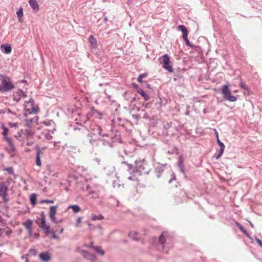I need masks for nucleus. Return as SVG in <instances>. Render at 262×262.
<instances>
[{
    "label": "nucleus",
    "instance_id": "obj_29",
    "mask_svg": "<svg viewBox=\"0 0 262 262\" xmlns=\"http://www.w3.org/2000/svg\"><path fill=\"white\" fill-rule=\"evenodd\" d=\"M93 248L100 255L103 256L104 254V251L100 246L93 247Z\"/></svg>",
    "mask_w": 262,
    "mask_h": 262
},
{
    "label": "nucleus",
    "instance_id": "obj_14",
    "mask_svg": "<svg viewBox=\"0 0 262 262\" xmlns=\"http://www.w3.org/2000/svg\"><path fill=\"white\" fill-rule=\"evenodd\" d=\"M27 95L23 91L18 90L14 94L13 99L14 100L18 102L20 100V98H26Z\"/></svg>",
    "mask_w": 262,
    "mask_h": 262
},
{
    "label": "nucleus",
    "instance_id": "obj_44",
    "mask_svg": "<svg viewBox=\"0 0 262 262\" xmlns=\"http://www.w3.org/2000/svg\"><path fill=\"white\" fill-rule=\"evenodd\" d=\"M46 221V216L45 215V213L43 212H41V221Z\"/></svg>",
    "mask_w": 262,
    "mask_h": 262
},
{
    "label": "nucleus",
    "instance_id": "obj_24",
    "mask_svg": "<svg viewBox=\"0 0 262 262\" xmlns=\"http://www.w3.org/2000/svg\"><path fill=\"white\" fill-rule=\"evenodd\" d=\"M164 170V165H159L156 168V172L157 173V177L159 178L161 176V174L163 172Z\"/></svg>",
    "mask_w": 262,
    "mask_h": 262
},
{
    "label": "nucleus",
    "instance_id": "obj_31",
    "mask_svg": "<svg viewBox=\"0 0 262 262\" xmlns=\"http://www.w3.org/2000/svg\"><path fill=\"white\" fill-rule=\"evenodd\" d=\"M91 216L93 221L101 220L103 219V216L101 214L96 215L92 214Z\"/></svg>",
    "mask_w": 262,
    "mask_h": 262
},
{
    "label": "nucleus",
    "instance_id": "obj_30",
    "mask_svg": "<svg viewBox=\"0 0 262 262\" xmlns=\"http://www.w3.org/2000/svg\"><path fill=\"white\" fill-rule=\"evenodd\" d=\"M71 208L74 213H77L80 210V208L77 205L69 206L68 209Z\"/></svg>",
    "mask_w": 262,
    "mask_h": 262
},
{
    "label": "nucleus",
    "instance_id": "obj_52",
    "mask_svg": "<svg viewBox=\"0 0 262 262\" xmlns=\"http://www.w3.org/2000/svg\"><path fill=\"white\" fill-rule=\"evenodd\" d=\"M128 179L130 180H135V177H131V176H130V177H129L128 178Z\"/></svg>",
    "mask_w": 262,
    "mask_h": 262
},
{
    "label": "nucleus",
    "instance_id": "obj_51",
    "mask_svg": "<svg viewBox=\"0 0 262 262\" xmlns=\"http://www.w3.org/2000/svg\"><path fill=\"white\" fill-rule=\"evenodd\" d=\"M7 170L9 172V173H11L13 171V169L12 168H8L7 169Z\"/></svg>",
    "mask_w": 262,
    "mask_h": 262
},
{
    "label": "nucleus",
    "instance_id": "obj_60",
    "mask_svg": "<svg viewBox=\"0 0 262 262\" xmlns=\"http://www.w3.org/2000/svg\"><path fill=\"white\" fill-rule=\"evenodd\" d=\"M46 149V147H42V150H45V149Z\"/></svg>",
    "mask_w": 262,
    "mask_h": 262
},
{
    "label": "nucleus",
    "instance_id": "obj_46",
    "mask_svg": "<svg viewBox=\"0 0 262 262\" xmlns=\"http://www.w3.org/2000/svg\"><path fill=\"white\" fill-rule=\"evenodd\" d=\"M172 178H171V179L169 181V183H171V182L172 181V180H176V177H175V175L173 173L172 175Z\"/></svg>",
    "mask_w": 262,
    "mask_h": 262
},
{
    "label": "nucleus",
    "instance_id": "obj_39",
    "mask_svg": "<svg viewBox=\"0 0 262 262\" xmlns=\"http://www.w3.org/2000/svg\"><path fill=\"white\" fill-rule=\"evenodd\" d=\"M89 194H93V198H97L98 197V194L97 193L95 192L94 191H93V190H90L89 191Z\"/></svg>",
    "mask_w": 262,
    "mask_h": 262
},
{
    "label": "nucleus",
    "instance_id": "obj_2",
    "mask_svg": "<svg viewBox=\"0 0 262 262\" xmlns=\"http://www.w3.org/2000/svg\"><path fill=\"white\" fill-rule=\"evenodd\" d=\"M8 184L6 182H0V197L2 198L5 203H7L10 199L8 196Z\"/></svg>",
    "mask_w": 262,
    "mask_h": 262
},
{
    "label": "nucleus",
    "instance_id": "obj_9",
    "mask_svg": "<svg viewBox=\"0 0 262 262\" xmlns=\"http://www.w3.org/2000/svg\"><path fill=\"white\" fill-rule=\"evenodd\" d=\"M178 29L182 32L183 38L185 41L186 44L188 46H190V43L187 38L188 32L186 28L183 25H179L178 26Z\"/></svg>",
    "mask_w": 262,
    "mask_h": 262
},
{
    "label": "nucleus",
    "instance_id": "obj_47",
    "mask_svg": "<svg viewBox=\"0 0 262 262\" xmlns=\"http://www.w3.org/2000/svg\"><path fill=\"white\" fill-rule=\"evenodd\" d=\"M10 127H16L17 126V123H10Z\"/></svg>",
    "mask_w": 262,
    "mask_h": 262
},
{
    "label": "nucleus",
    "instance_id": "obj_1",
    "mask_svg": "<svg viewBox=\"0 0 262 262\" xmlns=\"http://www.w3.org/2000/svg\"><path fill=\"white\" fill-rule=\"evenodd\" d=\"M0 80L1 81L0 92L6 93L11 91L14 88V85L10 79L7 76L0 74Z\"/></svg>",
    "mask_w": 262,
    "mask_h": 262
},
{
    "label": "nucleus",
    "instance_id": "obj_28",
    "mask_svg": "<svg viewBox=\"0 0 262 262\" xmlns=\"http://www.w3.org/2000/svg\"><path fill=\"white\" fill-rule=\"evenodd\" d=\"M178 166L180 168L181 171L183 173L184 172V165L183 164V162L182 160V157H179V161H178Z\"/></svg>",
    "mask_w": 262,
    "mask_h": 262
},
{
    "label": "nucleus",
    "instance_id": "obj_6",
    "mask_svg": "<svg viewBox=\"0 0 262 262\" xmlns=\"http://www.w3.org/2000/svg\"><path fill=\"white\" fill-rule=\"evenodd\" d=\"M12 233L10 228L6 226H0V237L10 238Z\"/></svg>",
    "mask_w": 262,
    "mask_h": 262
},
{
    "label": "nucleus",
    "instance_id": "obj_22",
    "mask_svg": "<svg viewBox=\"0 0 262 262\" xmlns=\"http://www.w3.org/2000/svg\"><path fill=\"white\" fill-rule=\"evenodd\" d=\"M128 236L135 241H138L140 239L139 233L136 231H130L128 234Z\"/></svg>",
    "mask_w": 262,
    "mask_h": 262
},
{
    "label": "nucleus",
    "instance_id": "obj_43",
    "mask_svg": "<svg viewBox=\"0 0 262 262\" xmlns=\"http://www.w3.org/2000/svg\"><path fill=\"white\" fill-rule=\"evenodd\" d=\"M132 116L133 118L136 119L137 120H139L140 118V116L138 114H133Z\"/></svg>",
    "mask_w": 262,
    "mask_h": 262
},
{
    "label": "nucleus",
    "instance_id": "obj_11",
    "mask_svg": "<svg viewBox=\"0 0 262 262\" xmlns=\"http://www.w3.org/2000/svg\"><path fill=\"white\" fill-rule=\"evenodd\" d=\"M2 128L3 129V135L4 137V139L7 142L8 144L10 145V146L11 147L10 150H12L13 151L14 150V146L13 144L12 141L9 138H8L7 137V134H8L9 130H8V128L4 126H2Z\"/></svg>",
    "mask_w": 262,
    "mask_h": 262
},
{
    "label": "nucleus",
    "instance_id": "obj_33",
    "mask_svg": "<svg viewBox=\"0 0 262 262\" xmlns=\"http://www.w3.org/2000/svg\"><path fill=\"white\" fill-rule=\"evenodd\" d=\"M89 41L90 42V43L92 45H94L95 46L96 45V39L92 35H91L89 38Z\"/></svg>",
    "mask_w": 262,
    "mask_h": 262
},
{
    "label": "nucleus",
    "instance_id": "obj_58",
    "mask_svg": "<svg viewBox=\"0 0 262 262\" xmlns=\"http://www.w3.org/2000/svg\"><path fill=\"white\" fill-rule=\"evenodd\" d=\"M89 186L88 185L86 188V190H89Z\"/></svg>",
    "mask_w": 262,
    "mask_h": 262
},
{
    "label": "nucleus",
    "instance_id": "obj_59",
    "mask_svg": "<svg viewBox=\"0 0 262 262\" xmlns=\"http://www.w3.org/2000/svg\"><path fill=\"white\" fill-rule=\"evenodd\" d=\"M102 136H107V134H103V135H102Z\"/></svg>",
    "mask_w": 262,
    "mask_h": 262
},
{
    "label": "nucleus",
    "instance_id": "obj_62",
    "mask_svg": "<svg viewBox=\"0 0 262 262\" xmlns=\"http://www.w3.org/2000/svg\"><path fill=\"white\" fill-rule=\"evenodd\" d=\"M8 112L10 113H12L11 111L9 109H8Z\"/></svg>",
    "mask_w": 262,
    "mask_h": 262
},
{
    "label": "nucleus",
    "instance_id": "obj_18",
    "mask_svg": "<svg viewBox=\"0 0 262 262\" xmlns=\"http://www.w3.org/2000/svg\"><path fill=\"white\" fill-rule=\"evenodd\" d=\"M217 142L219 146H220V150L219 153L216 157V159H219L223 155L225 146L224 144L220 140H217Z\"/></svg>",
    "mask_w": 262,
    "mask_h": 262
},
{
    "label": "nucleus",
    "instance_id": "obj_23",
    "mask_svg": "<svg viewBox=\"0 0 262 262\" xmlns=\"http://www.w3.org/2000/svg\"><path fill=\"white\" fill-rule=\"evenodd\" d=\"M1 48L2 49H4L5 50V53L6 54H9L11 52V46L8 44V45H2L1 46Z\"/></svg>",
    "mask_w": 262,
    "mask_h": 262
},
{
    "label": "nucleus",
    "instance_id": "obj_35",
    "mask_svg": "<svg viewBox=\"0 0 262 262\" xmlns=\"http://www.w3.org/2000/svg\"><path fill=\"white\" fill-rule=\"evenodd\" d=\"M146 76H147V74H146V73H143L142 74L140 75L137 78L138 82L141 83L142 79L143 78H145Z\"/></svg>",
    "mask_w": 262,
    "mask_h": 262
},
{
    "label": "nucleus",
    "instance_id": "obj_7",
    "mask_svg": "<svg viewBox=\"0 0 262 262\" xmlns=\"http://www.w3.org/2000/svg\"><path fill=\"white\" fill-rule=\"evenodd\" d=\"M91 132L88 134V137H91L94 136L96 137L97 136L101 135V127L98 125H93L90 127Z\"/></svg>",
    "mask_w": 262,
    "mask_h": 262
},
{
    "label": "nucleus",
    "instance_id": "obj_16",
    "mask_svg": "<svg viewBox=\"0 0 262 262\" xmlns=\"http://www.w3.org/2000/svg\"><path fill=\"white\" fill-rule=\"evenodd\" d=\"M102 116L101 113L98 112L97 110L92 108L91 111L86 115V117L88 119H90V118L92 116H94L95 117H97L99 119L101 118Z\"/></svg>",
    "mask_w": 262,
    "mask_h": 262
},
{
    "label": "nucleus",
    "instance_id": "obj_38",
    "mask_svg": "<svg viewBox=\"0 0 262 262\" xmlns=\"http://www.w3.org/2000/svg\"><path fill=\"white\" fill-rule=\"evenodd\" d=\"M40 203H49V204H51V203H54V201L53 200H42L40 201Z\"/></svg>",
    "mask_w": 262,
    "mask_h": 262
},
{
    "label": "nucleus",
    "instance_id": "obj_13",
    "mask_svg": "<svg viewBox=\"0 0 262 262\" xmlns=\"http://www.w3.org/2000/svg\"><path fill=\"white\" fill-rule=\"evenodd\" d=\"M36 164L38 166H40L41 165V162L40 160V158L41 156L43 154V151H41L39 146H37L36 147Z\"/></svg>",
    "mask_w": 262,
    "mask_h": 262
},
{
    "label": "nucleus",
    "instance_id": "obj_12",
    "mask_svg": "<svg viewBox=\"0 0 262 262\" xmlns=\"http://www.w3.org/2000/svg\"><path fill=\"white\" fill-rule=\"evenodd\" d=\"M57 211V206H52L50 207L49 216L52 222L54 223H58V221L55 217V214Z\"/></svg>",
    "mask_w": 262,
    "mask_h": 262
},
{
    "label": "nucleus",
    "instance_id": "obj_25",
    "mask_svg": "<svg viewBox=\"0 0 262 262\" xmlns=\"http://www.w3.org/2000/svg\"><path fill=\"white\" fill-rule=\"evenodd\" d=\"M164 233H163L159 237V243L160 244L159 246L161 247L162 249H164V243L166 241V239L164 237Z\"/></svg>",
    "mask_w": 262,
    "mask_h": 262
},
{
    "label": "nucleus",
    "instance_id": "obj_40",
    "mask_svg": "<svg viewBox=\"0 0 262 262\" xmlns=\"http://www.w3.org/2000/svg\"><path fill=\"white\" fill-rule=\"evenodd\" d=\"M44 136H45L46 139L48 140H51L53 138L52 136L51 135H50L49 134H44Z\"/></svg>",
    "mask_w": 262,
    "mask_h": 262
},
{
    "label": "nucleus",
    "instance_id": "obj_8",
    "mask_svg": "<svg viewBox=\"0 0 262 262\" xmlns=\"http://www.w3.org/2000/svg\"><path fill=\"white\" fill-rule=\"evenodd\" d=\"M162 57L163 68L169 72H172L173 71V68L171 65H170V60L168 55L167 54H164Z\"/></svg>",
    "mask_w": 262,
    "mask_h": 262
},
{
    "label": "nucleus",
    "instance_id": "obj_27",
    "mask_svg": "<svg viewBox=\"0 0 262 262\" xmlns=\"http://www.w3.org/2000/svg\"><path fill=\"white\" fill-rule=\"evenodd\" d=\"M90 138L89 139L90 143L93 146H97L98 140H97L96 138H93V136L89 137Z\"/></svg>",
    "mask_w": 262,
    "mask_h": 262
},
{
    "label": "nucleus",
    "instance_id": "obj_15",
    "mask_svg": "<svg viewBox=\"0 0 262 262\" xmlns=\"http://www.w3.org/2000/svg\"><path fill=\"white\" fill-rule=\"evenodd\" d=\"M39 227L43 230L46 234H48L51 232L50 226L46 223V221H41Z\"/></svg>",
    "mask_w": 262,
    "mask_h": 262
},
{
    "label": "nucleus",
    "instance_id": "obj_42",
    "mask_svg": "<svg viewBox=\"0 0 262 262\" xmlns=\"http://www.w3.org/2000/svg\"><path fill=\"white\" fill-rule=\"evenodd\" d=\"M255 241L257 242L258 245L262 248V241L257 237H255Z\"/></svg>",
    "mask_w": 262,
    "mask_h": 262
},
{
    "label": "nucleus",
    "instance_id": "obj_57",
    "mask_svg": "<svg viewBox=\"0 0 262 262\" xmlns=\"http://www.w3.org/2000/svg\"><path fill=\"white\" fill-rule=\"evenodd\" d=\"M249 223H250V225L251 226V227L253 228V225L252 224V223L251 222H249Z\"/></svg>",
    "mask_w": 262,
    "mask_h": 262
},
{
    "label": "nucleus",
    "instance_id": "obj_32",
    "mask_svg": "<svg viewBox=\"0 0 262 262\" xmlns=\"http://www.w3.org/2000/svg\"><path fill=\"white\" fill-rule=\"evenodd\" d=\"M30 200L31 204L33 206H35V205L36 204V194H34V193L30 195Z\"/></svg>",
    "mask_w": 262,
    "mask_h": 262
},
{
    "label": "nucleus",
    "instance_id": "obj_56",
    "mask_svg": "<svg viewBox=\"0 0 262 262\" xmlns=\"http://www.w3.org/2000/svg\"><path fill=\"white\" fill-rule=\"evenodd\" d=\"M63 231V228H61V229L59 230V233H62Z\"/></svg>",
    "mask_w": 262,
    "mask_h": 262
},
{
    "label": "nucleus",
    "instance_id": "obj_10",
    "mask_svg": "<svg viewBox=\"0 0 262 262\" xmlns=\"http://www.w3.org/2000/svg\"><path fill=\"white\" fill-rule=\"evenodd\" d=\"M23 225L25 227L28 232L29 235H33V221L30 219H28L26 222L23 223Z\"/></svg>",
    "mask_w": 262,
    "mask_h": 262
},
{
    "label": "nucleus",
    "instance_id": "obj_53",
    "mask_svg": "<svg viewBox=\"0 0 262 262\" xmlns=\"http://www.w3.org/2000/svg\"><path fill=\"white\" fill-rule=\"evenodd\" d=\"M215 135H216V139H217V140H219V135H218V133H217V132H216V130H215Z\"/></svg>",
    "mask_w": 262,
    "mask_h": 262
},
{
    "label": "nucleus",
    "instance_id": "obj_4",
    "mask_svg": "<svg viewBox=\"0 0 262 262\" xmlns=\"http://www.w3.org/2000/svg\"><path fill=\"white\" fill-rule=\"evenodd\" d=\"M24 108L29 114H36L38 112V106L34 104V101L32 99H30L28 101H25Z\"/></svg>",
    "mask_w": 262,
    "mask_h": 262
},
{
    "label": "nucleus",
    "instance_id": "obj_50",
    "mask_svg": "<svg viewBox=\"0 0 262 262\" xmlns=\"http://www.w3.org/2000/svg\"><path fill=\"white\" fill-rule=\"evenodd\" d=\"M240 85H241V86L242 88H244V89H246V85L244 83H242V82H241L240 83Z\"/></svg>",
    "mask_w": 262,
    "mask_h": 262
},
{
    "label": "nucleus",
    "instance_id": "obj_5",
    "mask_svg": "<svg viewBox=\"0 0 262 262\" xmlns=\"http://www.w3.org/2000/svg\"><path fill=\"white\" fill-rule=\"evenodd\" d=\"M135 164L137 171L143 173H148L149 171L147 168V165L144 160L137 161L135 162Z\"/></svg>",
    "mask_w": 262,
    "mask_h": 262
},
{
    "label": "nucleus",
    "instance_id": "obj_48",
    "mask_svg": "<svg viewBox=\"0 0 262 262\" xmlns=\"http://www.w3.org/2000/svg\"><path fill=\"white\" fill-rule=\"evenodd\" d=\"M81 222V217H78L77 220V224H76V226H78V225L79 224H80V223Z\"/></svg>",
    "mask_w": 262,
    "mask_h": 262
},
{
    "label": "nucleus",
    "instance_id": "obj_64",
    "mask_svg": "<svg viewBox=\"0 0 262 262\" xmlns=\"http://www.w3.org/2000/svg\"><path fill=\"white\" fill-rule=\"evenodd\" d=\"M88 225H89V226H91V224L89 223V224H88Z\"/></svg>",
    "mask_w": 262,
    "mask_h": 262
},
{
    "label": "nucleus",
    "instance_id": "obj_61",
    "mask_svg": "<svg viewBox=\"0 0 262 262\" xmlns=\"http://www.w3.org/2000/svg\"><path fill=\"white\" fill-rule=\"evenodd\" d=\"M56 144V143L55 142H54V146H55Z\"/></svg>",
    "mask_w": 262,
    "mask_h": 262
},
{
    "label": "nucleus",
    "instance_id": "obj_45",
    "mask_svg": "<svg viewBox=\"0 0 262 262\" xmlns=\"http://www.w3.org/2000/svg\"><path fill=\"white\" fill-rule=\"evenodd\" d=\"M27 135L29 136H31L33 135V132L31 130H26Z\"/></svg>",
    "mask_w": 262,
    "mask_h": 262
},
{
    "label": "nucleus",
    "instance_id": "obj_63",
    "mask_svg": "<svg viewBox=\"0 0 262 262\" xmlns=\"http://www.w3.org/2000/svg\"><path fill=\"white\" fill-rule=\"evenodd\" d=\"M55 130V129H54L52 131V133H54V130Z\"/></svg>",
    "mask_w": 262,
    "mask_h": 262
},
{
    "label": "nucleus",
    "instance_id": "obj_17",
    "mask_svg": "<svg viewBox=\"0 0 262 262\" xmlns=\"http://www.w3.org/2000/svg\"><path fill=\"white\" fill-rule=\"evenodd\" d=\"M102 116L101 113L98 112L97 110L92 108L91 111L86 115V117L88 119H90V118L92 116H94L95 117H97L99 119L101 118Z\"/></svg>",
    "mask_w": 262,
    "mask_h": 262
},
{
    "label": "nucleus",
    "instance_id": "obj_36",
    "mask_svg": "<svg viewBox=\"0 0 262 262\" xmlns=\"http://www.w3.org/2000/svg\"><path fill=\"white\" fill-rule=\"evenodd\" d=\"M43 123L47 126H50L54 124V122L52 120H46L43 122Z\"/></svg>",
    "mask_w": 262,
    "mask_h": 262
},
{
    "label": "nucleus",
    "instance_id": "obj_20",
    "mask_svg": "<svg viewBox=\"0 0 262 262\" xmlns=\"http://www.w3.org/2000/svg\"><path fill=\"white\" fill-rule=\"evenodd\" d=\"M29 3L33 10L37 12L39 10V5L36 0H29Z\"/></svg>",
    "mask_w": 262,
    "mask_h": 262
},
{
    "label": "nucleus",
    "instance_id": "obj_21",
    "mask_svg": "<svg viewBox=\"0 0 262 262\" xmlns=\"http://www.w3.org/2000/svg\"><path fill=\"white\" fill-rule=\"evenodd\" d=\"M39 258L42 261L47 262L50 259V256L49 253L47 252L41 253L39 254Z\"/></svg>",
    "mask_w": 262,
    "mask_h": 262
},
{
    "label": "nucleus",
    "instance_id": "obj_41",
    "mask_svg": "<svg viewBox=\"0 0 262 262\" xmlns=\"http://www.w3.org/2000/svg\"><path fill=\"white\" fill-rule=\"evenodd\" d=\"M239 228L244 234H245L247 236H248V234L246 230L242 226H239Z\"/></svg>",
    "mask_w": 262,
    "mask_h": 262
},
{
    "label": "nucleus",
    "instance_id": "obj_49",
    "mask_svg": "<svg viewBox=\"0 0 262 262\" xmlns=\"http://www.w3.org/2000/svg\"><path fill=\"white\" fill-rule=\"evenodd\" d=\"M29 252L30 253L32 254H34L36 253V251L35 249H31L30 250H29Z\"/></svg>",
    "mask_w": 262,
    "mask_h": 262
},
{
    "label": "nucleus",
    "instance_id": "obj_55",
    "mask_svg": "<svg viewBox=\"0 0 262 262\" xmlns=\"http://www.w3.org/2000/svg\"><path fill=\"white\" fill-rule=\"evenodd\" d=\"M93 242H91V243H90V245H89V246H88V247H92V248H93Z\"/></svg>",
    "mask_w": 262,
    "mask_h": 262
},
{
    "label": "nucleus",
    "instance_id": "obj_19",
    "mask_svg": "<svg viewBox=\"0 0 262 262\" xmlns=\"http://www.w3.org/2000/svg\"><path fill=\"white\" fill-rule=\"evenodd\" d=\"M83 255L85 258H86L92 262H94L96 259L95 255L86 251L83 252Z\"/></svg>",
    "mask_w": 262,
    "mask_h": 262
},
{
    "label": "nucleus",
    "instance_id": "obj_34",
    "mask_svg": "<svg viewBox=\"0 0 262 262\" xmlns=\"http://www.w3.org/2000/svg\"><path fill=\"white\" fill-rule=\"evenodd\" d=\"M17 17H18L19 20L20 21V18L23 15V10L22 8H20L16 12Z\"/></svg>",
    "mask_w": 262,
    "mask_h": 262
},
{
    "label": "nucleus",
    "instance_id": "obj_54",
    "mask_svg": "<svg viewBox=\"0 0 262 262\" xmlns=\"http://www.w3.org/2000/svg\"><path fill=\"white\" fill-rule=\"evenodd\" d=\"M26 122H28V124H29V123H32V120L31 119H30L29 120L28 119H26Z\"/></svg>",
    "mask_w": 262,
    "mask_h": 262
},
{
    "label": "nucleus",
    "instance_id": "obj_3",
    "mask_svg": "<svg viewBox=\"0 0 262 262\" xmlns=\"http://www.w3.org/2000/svg\"><path fill=\"white\" fill-rule=\"evenodd\" d=\"M222 94L224 99L229 101L235 102L237 100L236 97L231 95V91L227 85L225 84L222 86Z\"/></svg>",
    "mask_w": 262,
    "mask_h": 262
},
{
    "label": "nucleus",
    "instance_id": "obj_37",
    "mask_svg": "<svg viewBox=\"0 0 262 262\" xmlns=\"http://www.w3.org/2000/svg\"><path fill=\"white\" fill-rule=\"evenodd\" d=\"M50 233H51V235H52V236H51L52 238L59 239V237L55 234V231L51 230Z\"/></svg>",
    "mask_w": 262,
    "mask_h": 262
},
{
    "label": "nucleus",
    "instance_id": "obj_26",
    "mask_svg": "<svg viewBox=\"0 0 262 262\" xmlns=\"http://www.w3.org/2000/svg\"><path fill=\"white\" fill-rule=\"evenodd\" d=\"M138 93L140 94L145 100H148L149 99V96L146 94L143 90L141 89H138Z\"/></svg>",
    "mask_w": 262,
    "mask_h": 262
}]
</instances>
